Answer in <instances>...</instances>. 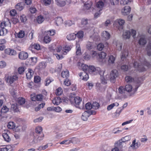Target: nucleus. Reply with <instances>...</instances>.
I'll return each mask as SVG.
<instances>
[{"instance_id":"nucleus-1","label":"nucleus","mask_w":151,"mask_h":151,"mask_svg":"<svg viewBox=\"0 0 151 151\" xmlns=\"http://www.w3.org/2000/svg\"><path fill=\"white\" fill-rule=\"evenodd\" d=\"M118 73L117 70H112L110 74V76L109 75H106V78L102 76L100 78L101 83L103 84H105L107 83L106 80L109 79L111 82L114 83L116 78L117 77Z\"/></svg>"},{"instance_id":"nucleus-2","label":"nucleus","mask_w":151,"mask_h":151,"mask_svg":"<svg viewBox=\"0 0 151 151\" xmlns=\"http://www.w3.org/2000/svg\"><path fill=\"white\" fill-rule=\"evenodd\" d=\"M71 101H73L75 104V106L80 109L84 108V103L82 101L81 99L79 96H76L71 98Z\"/></svg>"},{"instance_id":"nucleus-3","label":"nucleus","mask_w":151,"mask_h":151,"mask_svg":"<svg viewBox=\"0 0 151 151\" xmlns=\"http://www.w3.org/2000/svg\"><path fill=\"white\" fill-rule=\"evenodd\" d=\"M88 72L91 73H93L94 75H96L99 73L101 76V78L104 74V72L103 71H101V69L99 68H95L93 66H89L88 69Z\"/></svg>"},{"instance_id":"nucleus-4","label":"nucleus","mask_w":151,"mask_h":151,"mask_svg":"<svg viewBox=\"0 0 151 151\" xmlns=\"http://www.w3.org/2000/svg\"><path fill=\"white\" fill-rule=\"evenodd\" d=\"M136 32L135 30L131 29L130 31L125 30L123 32L122 37L124 39H129L132 35L133 38H135Z\"/></svg>"},{"instance_id":"nucleus-5","label":"nucleus","mask_w":151,"mask_h":151,"mask_svg":"<svg viewBox=\"0 0 151 151\" xmlns=\"http://www.w3.org/2000/svg\"><path fill=\"white\" fill-rule=\"evenodd\" d=\"M139 61L141 63V65H139V63L137 62V61H134L133 64L134 66V68H137L139 70L141 71H144V68L142 64L148 66L149 64L146 61L145 59H144L143 61H142L141 60H140Z\"/></svg>"},{"instance_id":"nucleus-6","label":"nucleus","mask_w":151,"mask_h":151,"mask_svg":"<svg viewBox=\"0 0 151 151\" xmlns=\"http://www.w3.org/2000/svg\"><path fill=\"white\" fill-rule=\"evenodd\" d=\"M18 76L16 75L9 76L5 77V80L7 83L12 84L18 79Z\"/></svg>"},{"instance_id":"nucleus-7","label":"nucleus","mask_w":151,"mask_h":151,"mask_svg":"<svg viewBox=\"0 0 151 151\" xmlns=\"http://www.w3.org/2000/svg\"><path fill=\"white\" fill-rule=\"evenodd\" d=\"M35 137L33 140L32 141V143L35 144L37 143L41 140H42L44 137V135L43 134H41L40 135L38 134H36V137L35 135Z\"/></svg>"},{"instance_id":"nucleus-8","label":"nucleus","mask_w":151,"mask_h":151,"mask_svg":"<svg viewBox=\"0 0 151 151\" xmlns=\"http://www.w3.org/2000/svg\"><path fill=\"white\" fill-rule=\"evenodd\" d=\"M115 147H116L119 149H122L123 147H126V144L121 139L119 140L115 143L114 144Z\"/></svg>"},{"instance_id":"nucleus-9","label":"nucleus","mask_w":151,"mask_h":151,"mask_svg":"<svg viewBox=\"0 0 151 151\" xmlns=\"http://www.w3.org/2000/svg\"><path fill=\"white\" fill-rule=\"evenodd\" d=\"M18 56L19 59L21 60H25L28 57V55L27 52L22 51L19 52Z\"/></svg>"},{"instance_id":"nucleus-10","label":"nucleus","mask_w":151,"mask_h":151,"mask_svg":"<svg viewBox=\"0 0 151 151\" xmlns=\"http://www.w3.org/2000/svg\"><path fill=\"white\" fill-rule=\"evenodd\" d=\"M81 78H82L83 80L86 81L89 78L88 74L87 72L85 71H83V72L80 73L78 74Z\"/></svg>"},{"instance_id":"nucleus-11","label":"nucleus","mask_w":151,"mask_h":151,"mask_svg":"<svg viewBox=\"0 0 151 151\" xmlns=\"http://www.w3.org/2000/svg\"><path fill=\"white\" fill-rule=\"evenodd\" d=\"M5 52L10 55H15L16 54V51L14 49L8 48L5 50Z\"/></svg>"},{"instance_id":"nucleus-12","label":"nucleus","mask_w":151,"mask_h":151,"mask_svg":"<svg viewBox=\"0 0 151 151\" xmlns=\"http://www.w3.org/2000/svg\"><path fill=\"white\" fill-rule=\"evenodd\" d=\"M131 8L128 6H126L122 10V13L124 15H127L129 14L131 11Z\"/></svg>"},{"instance_id":"nucleus-13","label":"nucleus","mask_w":151,"mask_h":151,"mask_svg":"<svg viewBox=\"0 0 151 151\" xmlns=\"http://www.w3.org/2000/svg\"><path fill=\"white\" fill-rule=\"evenodd\" d=\"M33 48L37 50H39L40 49V46L39 44L37 43H35L33 45L32 44L30 45L29 49L32 51V52H33L32 49Z\"/></svg>"},{"instance_id":"nucleus-14","label":"nucleus","mask_w":151,"mask_h":151,"mask_svg":"<svg viewBox=\"0 0 151 151\" xmlns=\"http://www.w3.org/2000/svg\"><path fill=\"white\" fill-rule=\"evenodd\" d=\"M92 4V2L91 1H87L84 4L83 10L85 11H86V10H89L91 8Z\"/></svg>"},{"instance_id":"nucleus-15","label":"nucleus","mask_w":151,"mask_h":151,"mask_svg":"<svg viewBox=\"0 0 151 151\" xmlns=\"http://www.w3.org/2000/svg\"><path fill=\"white\" fill-rule=\"evenodd\" d=\"M140 145L139 142H137L136 143V140H133L132 144L130 146V147L133 148V149H136L139 147Z\"/></svg>"},{"instance_id":"nucleus-16","label":"nucleus","mask_w":151,"mask_h":151,"mask_svg":"<svg viewBox=\"0 0 151 151\" xmlns=\"http://www.w3.org/2000/svg\"><path fill=\"white\" fill-rule=\"evenodd\" d=\"M95 46L93 43L90 42H88L86 45V48L88 50L93 51Z\"/></svg>"},{"instance_id":"nucleus-17","label":"nucleus","mask_w":151,"mask_h":151,"mask_svg":"<svg viewBox=\"0 0 151 151\" xmlns=\"http://www.w3.org/2000/svg\"><path fill=\"white\" fill-rule=\"evenodd\" d=\"M128 55V51L127 50H124L122 52L121 55V59L123 60Z\"/></svg>"},{"instance_id":"nucleus-18","label":"nucleus","mask_w":151,"mask_h":151,"mask_svg":"<svg viewBox=\"0 0 151 151\" xmlns=\"http://www.w3.org/2000/svg\"><path fill=\"white\" fill-rule=\"evenodd\" d=\"M62 101L60 97H57L52 101V103L56 105H58Z\"/></svg>"},{"instance_id":"nucleus-19","label":"nucleus","mask_w":151,"mask_h":151,"mask_svg":"<svg viewBox=\"0 0 151 151\" xmlns=\"http://www.w3.org/2000/svg\"><path fill=\"white\" fill-rule=\"evenodd\" d=\"M0 26L1 28H4V26L7 27V28H8V27H11V23L9 21L6 22H3L1 23Z\"/></svg>"},{"instance_id":"nucleus-20","label":"nucleus","mask_w":151,"mask_h":151,"mask_svg":"<svg viewBox=\"0 0 151 151\" xmlns=\"http://www.w3.org/2000/svg\"><path fill=\"white\" fill-rule=\"evenodd\" d=\"M89 116V114L88 113L87 111H86L82 114L81 119L83 121H86Z\"/></svg>"},{"instance_id":"nucleus-21","label":"nucleus","mask_w":151,"mask_h":151,"mask_svg":"<svg viewBox=\"0 0 151 151\" xmlns=\"http://www.w3.org/2000/svg\"><path fill=\"white\" fill-rule=\"evenodd\" d=\"M101 35L106 40L109 39L110 36V34L106 31L103 32L101 34Z\"/></svg>"},{"instance_id":"nucleus-22","label":"nucleus","mask_w":151,"mask_h":151,"mask_svg":"<svg viewBox=\"0 0 151 151\" xmlns=\"http://www.w3.org/2000/svg\"><path fill=\"white\" fill-rule=\"evenodd\" d=\"M76 54L77 55H80L81 53V51L80 44L78 43L77 42L76 43Z\"/></svg>"},{"instance_id":"nucleus-23","label":"nucleus","mask_w":151,"mask_h":151,"mask_svg":"<svg viewBox=\"0 0 151 151\" xmlns=\"http://www.w3.org/2000/svg\"><path fill=\"white\" fill-rule=\"evenodd\" d=\"M134 78L130 76H127L125 78V81L128 83H130L134 81Z\"/></svg>"},{"instance_id":"nucleus-24","label":"nucleus","mask_w":151,"mask_h":151,"mask_svg":"<svg viewBox=\"0 0 151 151\" xmlns=\"http://www.w3.org/2000/svg\"><path fill=\"white\" fill-rule=\"evenodd\" d=\"M76 37H77L79 40H82L83 37V32L82 31L78 32L76 34Z\"/></svg>"},{"instance_id":"nucleus-25","label":"nucleus","mask_w":151,"mask_h":151,"mask_svg":"<svg viewBox=\"0 0 151 151\" xmlns=\"http://www.w3.org/2000/svg\"><path fill=\"white\" fill-rule=\"evenodd\" d=\"M76 37V34L72 33L68 35L67 37V39L69 40H74Z\"/></svg>"},{"instance_id":"nucleus-26","label":"nucleus","mask_w":151,"mask_h":151,"mask_svg":"<svg viewBox=\"0 0 151 151\" xmlns=\"http://www.w3.org/2000/svg\"><path fill=\"white\" fill-rule=\"evenodd\" d=\"M119 105V104L117 102H116L113 103L108 106L107 109L108 111L112 109L114 106H117Z\"/></svg>"},{"instance_id":"nucleus-27","label":"nucleus","mask_w":151,"mask_h":151,"mask_svg":"<svg viewBox=\"0 0 151 151\" xmlns=\"http://www.w3.org/2000/svg\"><path fill=\"white\" fill-rule=\"evenodd\" d=\"M61 76L63 78H67L69 76V73L68 70H66L63 71L61 73Z\"/></svg>"},{"instance_id":"nucleus-28","label":"nucleus","mask_w":151,"mask_h":151,"mask_svg":"<svg viewBox=\"0 0 151 151\" xmlns=\"http://www.w3.org/2000/svg\"><path fill=\"white\" fill-rule=\"evenodd\" d=\"M56 24L57 26H59L63 23V20L62 18L60 17H57L55 19Z\"/></svg>"},{"instance_id":"nucleus-29","label":"nucleus","mask_w":151,"mask_h":151,"mask_svg":"<svg viewBox=\"0 0 151 151\" xmlns=\"http://www.w3.org/2000/svg\"><path fill=\"white\" fill-rule=\"evenodd\" d=\"M2 136L4 140L7 142H9L11 141V138L8 134L6 133H4L2 134Z\"/></svg>"},{"instance_id":"nucleus-30","label":"nucleus","mask_w":151,"mask_h":151,"mask_svg":"<svg viewBox=\"0 0 151 151\" xmlns=\"http://www.w3.org/2000/svg\"><path fill=\"white\" fill-rule=\"evenodd\" d=\"M146 43V41L145 38L144 37L140 38L139 41V43L141 45H143Z\"/></svg>"},{"instance_id":"nucleus-31","label":"nucleus","mask_w":151,"mask_h":151,"mask_svg":"<svg viewBox=\"0 0 151 151\" xmlns=\"http://www.w3.org/2000/svg\"><path fill=\"white\" fill-rule=\"evenodd\" d=\"M35 130L36 132V134H38L40 135L41 134H42V129L40 126H39L36 127Z\"/></svg>"},{"instance_id":"nucleus-32","label":"nucleus","mask_w":151,"mask_h":151,"mask_svg":"<svg viewBox=\"0 0 151 151\" xmlns=\"http://www.w3.org/2000/svg\"><path fill=\"white\" fill-rule=\"evenodd\" d=\"M37 58L36 57H31L29 59L31 65H32L35 64L37 61Z\"/></svg>"},{"instance_id":"nucleus-33","label":"nucleus","mask_w":151,"mask_h":151,"mask_svg":"<svg viewBox=\"0 0 151 151\" xmlns=\"http://www.w3.org/2000/svg\"><path fill=\"white\" fill-rule=\"evenodd\" d=\"M7 127L8 128L10 129H13L15 128V124L13 122H9L7 124Z\"/></svg>"},{"instance_id":"nucleus-34","label":"nucleus","mask_w":151,"mask_h":151,"mask_svg":"<svg viewBox=\"0 0 151 151\" xmlns=\"http://www.w3.org/2000/svg\"><path fill=\"white\" fill-rule=\"evenodd\" d=\"M115 60V57L113 55L110 56L108 60V63L109 64L114 63Z\"/></svg>"},{"instance_id":"nucleus-35","label":"nucleus","mask_w":151,"mask_h":151,"mask_svg":"<svg viewBox=\"0 0 151 151\" xmlns=\"http://www.w3.org/2000/svg\"><path fill=\"white\" fill-rule=\"evenodd\" d=\"M88 19H82L81 22V25L82 27H85L88 24Z\"/></svg>"},{"instance_id":"nucleus-36","label":"nucleus","mask_w":151,"mask_h":151,"mask_svg":"<svg viewBox=\"0 0 151 151\" xmlns=\"http://www.w3.org/2000/svg\"><path fill=\"white\" fill-rule=\"evenodd\" d=\"M46 64L44 62H41L39 64V69L41 70L44 69L46 66Z\"/></svg>"},{"instance_id":"nucleus-37","label":"nucleus","mask_w":151,"mask_h":151,"mask_svg":"<svg viewBox=\"0 0 151 151\" xmlns=\"http://www.w3.org/2000/svg\"><path fill=\"white\" fill-rule=\"evenodd\" d=\"M23 4L22 3H19L15 6V8L17 10L21 11L23 9Z\"/></svg>"},{"instance_id":"nucleus-38","label":"nucleus","mask_w":151,"mask_h":151,"mask_svg":"<svg viewBox=\"0 0 151 151\" xmlns=\"http://www.w3.org/2000/svg\"><path fill=\"white\" fill-rule=\"evenodd\" d=\"M126 91V90L123 87L120 86L118 88V92L121 94L124 95Z\"/></svg>"},{"instance_id":"nucleus-39","label":"nucleus","mask_w":151,"mask_h":151,"mask_svg":"<svg viewBox=\"0 0 151 151\" xmlns=\"http://www.w3.org/2000/svg\"><path fill=\"white\" fill-rule=\"evenodd\" d=\"M18 102L19 104L22 105L25 103V99L22 97H19L18 99Z\"/></svg>"},{"instance_id":"nucleus-40","label":"nucleus","mask_w":151,"mask_h":151,"mask_svg":"<svg viewBox=\"0 0 151 151\" xmlns=\"http://www.w3.org/2000/svg\"><path fill=\"white\" fill-rule=\"evenodd\" d=\"M71 49L70 47L68 46H66L64 48V50H62V52L64 54H66L67 52L69 51Z\"/></svg>"},{"instance_id":"nucleus-41","label":"nucleus","mask_w":151,"mask_h":151,"mask_svg":"<svg viewBox=\"0 0 151 151\" xmlns=\"http://www.w3.org/2000/svg\"><path fill=\"white\" fill-rule=\"evenodd\" d=\"M44 19L42 15L38 16L37 18V21L39 24L42 23L44 21Z\"/></svg>"},{"instance_id":"nucleus-42","label":"nucleus","mask_w":151,"mask_h":151,"mask_svg":"<svg viewBox=\"0 0 151 151\" xmlns=\"http://www.w3.org/2000/svg\"><path fill=\"white\" fill-rule=\"evenodd\" d=\"M115 23H118L119 25H123L125 23L124 20L122 19H117L115 22Z\"/></svg>"},{"instance_id":"nucleus-43","label":"nucleus","mask_w":151,"mask_h":151,"mask_svg":"<svg viewBox=\"0 0 151 151\" xmlns=\"http://www.w3.org/2000/svg\"><path fill=\"white\" fill-rule=\"evenodd\" d=\"M53 81V80L52 79H50V77L47 78L45 80V86H48L50 83Z\"/></svg>"},{"instance_id":"nucleus-44","label":"nucleus","mask_w":151,"mask_h":151,"mask_svg":"<svg viewBox=\"0 0 151 151\" xmlns=\"http://www.w3.org/2000/svg\"><path fill=\"white\" fill-rule=\"evenodd\" d=\"M70 140L71 143H72L73 144H76L80 142L79 139L78 138L76 137L72 138Z\"/></svg>"},{"instance_id":"nucleus-45","label":"nucleus","mask_w":151,"mask_h":151,"mask_svg":"<svg viewBox=\"0 0 151 151\" xmlns=\"http://www.w3.org/2000/svg\"><path fill=\"white\" fill-rule=\"evenodd\" d=\"M104 4L103 1H100L97 3L96 4V7L99 8L101 9L104 6Z\"/></svg>"},{"instance_id":"nucleus-46","label":"nucleus","mask_w":151,"mask_h":151,"mask_svg":"<svg viewBox=\"0 0 151 151\" xmlns=\"http://www.w3.org/2000/svg\"><path fill=\"white\" fill-rule=\"evenodd\" d=\"M147 54L149 56H151V43L149 44L147 47Z\"/></svg>"},{"instance_id":"nucleus-47","label":"nucleus","mask_w":151,"mask_h":151,"mask_svg":"<svg viewBox=\"0 0 151 151\" xmlns=\"http://www.w3.org/2000/svg\"><path fill=\"white\" fill-rule=\"evenodd\" d=\"M125 88L126 91L129 92L132 91V87L131 85L128 84L125 86Z\"/></svg>"},{"instance_id":"nucleus-48","label":"nucleus","mask_w":151,"mask_h":151,"mask_svg":"<svg viewBox=\"0 0 151 151\" xmlns=\"http://www.w3.org/2000/svg\"><path fill=\"white\" fill-rule=\"evenodd\" d=\"M63 93V90L61 88H59L56 89L55 92L56 94L58 96L61 95Z\"/></svg>"},{"instance_id":"nucleus-49","label":"nucleus","mask_w":151,"mask_h":151,"mask_svg":"<svg viewBox=\"0 0 151 151\" xmlns=\"http://www.w3.org/2000/svg\"><path fill=\"white\" fill-rule=\"evenodd\" d=\"M24 31L21 30L17 34V36L19 38H22L24 37Z\"/></svg>"},{"instance_id":"nucleus-50","label":"nucleus","mask_w":151,"mask_h":151,"mask_svg":"<svg viewBox=\"0 0 151 151\" xmlns=\"http://www.w3.org/2000/svg\"><path fill=\"white\" fill-rule=\"evenodd\" d=\"M9 111V109L6 106H4L1 110V112L3 113H6Z\"/></svg>"},{"instance_id":"nucleus-51","label":"nucleus","mask_w":151,"mask_h":151,"mask_svg":"<svg viewBox=\"0 0 151 151\" xmlns=\"http://www.w3.org/2000/svg\"><path fill=\"white\" fill-rule=\"evenodd\" d=\"M11 109L15 112H17L18 110L17 107V104L16 103H14L12 104L11 106Z\"/></svg>"},{"instance_id":"nucleus-52","label":"nucleus","mask_w":151,"mask_h":151,"mask_svg":"<svg viewBox=\"0 0 151 151\" xmlns=\"http://www.w3.org/2000/svg\"><path fill=\"white\" fill-rule=\"evenodd\" d=\"M51 40V39L50 37L48 36H45L44 37V41L46 43H49Z\"/></svg>"},{"instance_id":"nucleus-53","label":"nucleus","mask_w":151,"mask_h":151,"mask_svg":"<svg viewBox=\"0 0 151 151\" xmlns=\"http://www.w3.org/2000/svg\"><path fill=\"white\" fill-rule=\"evenodd\" d=\"M92 108L94 109H98L99 107V105L98 103L97 102H94L93 103L92 105Z\"/></svg>"},{"instance_id":"nucleus-54","label":"nucleus","mask_w":151,"mask_h":151,"mask_svg":"<svg viewBox=\"0 0 151 151\" xmlns=\"http://www.w3.org/2000/svg\"><path fill=\"white\" fill-rule=\"evenodd\" d=\"M57 4L60 6H63L65 5V2L64 1H61L60 0L57 2Z\"/></svg>"},{"instance_id":"nucleus-55","label":"nucleus","mask_w":151,"mask_h":151,"mask_svg":"<svg viewBox=\"0 0 151 151\" xmlns=\"http://www.w3.org/2000/svg\"><path fill=\"white\" fill-rule=\"evenodd\" d=\"M48 147L47 144L46 145H45L41 146H39L37 149L41 151L44 150L47 148Z\"/></svg>"},{"instance_id":"nucleus-56","label":"nucleus","mask_w":151,"mask_h":151,"mask_svg":"<svg viewBox=\"0 0 151 151\" xmlns=\"http://www.w3.org/2000/svg\"><path fill=\"white\" fill-rule=\"evenodd\" d=\"M131 139V137L129 135L121 139V140L124 142L126 141L129 140Z\"/></svg>"},{"instance_id":"nucleus-57","label":"nucleus","mask_w":151,"mask_h":151,"mask_svg":"<svg viewBox=\"0 0 151 151\" xmlns=\"http://www.w3.org/2000/svg\"><path fill=\"white\" fill-rule=\"evenodd\" d=\"M85 107L86 109L87 110H89L92 108V105L90 103H88L86 104Z\"/></svg>"},{"instance_id":"nucleus-58","label":"nucleus","mask_w":151,"mask_h":151,"mask_svg":"<svg viewBox=\"0 0 151 151\" xmlns=\"http://www.w3.org/2000/svg\"><path fill=\"white\" fill-rule=\"evenodd\" d=\"M89 67L86 65L82 64L81 65V68L84 71H87L88 70Z\"/></svg>"},{"instance_id":"nucleus-59","label":"nucleus","mask_w":151,"mask_h":151,"mask_svg":"<svg viewBox=\"0 0 151 151\" xmlns=\"http://www.w3.org/2000/svg\"><path fill=\"white\" fill-rule=\"evenodd\" d=\"M6 65V63L4 61H0V68H5Z\"/></svg>"},{"instance_id":"nucleus-60","label":"nucleus","mask_w":151,"mask_h":151,"mask_svg":"<svg viewBox=\"0 0 151 151\" xmlns=\"http://www.w3.org/2000/svg\"><path fill=\"white\" fill-rule=\"evenodd\" d=\"M99 57L101 59H104L106 56V54L104 52H101L99 55Z\"/></svg>"},{"instance_id":"nucleus-61","label":"nucleus","mask_w":151,"mask_h":151,"mask_svg":"<svg viewBox=\"0 0 151 151\" xmlns=\"http://www.w3.org/2000/svg\"><path fill=\"white\" fill-rule=\"evenodd\" d=\"M104 47L103 44L100 43H99L97 46V49L100 51L102 50Z\"/></svg>"},{"instance_id":"nucleus-62","label":"nucleus","mask_w":151,"mask_h":151,"mask_svg":"<svg viewBox=\"0 0 151 151\" xmlns=\"http://www.w3.org/2000/svg\"><path fill=\"white\" fill-rule=\"evenodd\" d=\"M110 2L111 4L112 5L117 4L119 2L118 0H110Z\"/></svg>"},{"instance_id":"nucleus-63","label":"nucleus","mask_w":151,"mask_h":151,"mask_svg":"<svg viewBox=\"0 0 151 151\" xmlns=\"http://www.w3.org/2000/svg\"><path fill=\"white\" fill-rule=\"evenodd\" d=\"M24 71V67H20L18 68V72L19 74H22Z\"/></svg>"},{"instance_id":"nucleus-64","label":"nucleus","mask_w":151,"mask_h":151,"mask_svg":"<svg viewBox=\"0 0 151 151\" xmlns=\"http://www.w3.org/2000/svg\"><path fill=\"white\" fill-rule=\"evenodd\" d=\"M20 19L22 22H24L27 20V18L26 16L24 15H22L21 16Z\"/></svg>"}]
</instances>
